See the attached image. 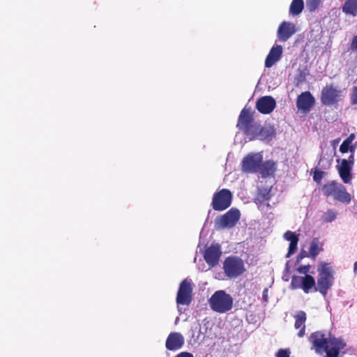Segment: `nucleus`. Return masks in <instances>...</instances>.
Masks as SVG:
<instances>
[{
    "label": "nucleus",
    "mask_w": 357,
    "mask_h": 357,
    "mask_svg": "<svg viewBox=\"0 0 357 357\" xmlns=\"http://www.w3.org/2000/svg\"><path fill=\"white\" fill-rule=\"evenodd\" d=\"M317 271L319 275L317 285L315 279L311 275H293L290 288L291 289H302L305 294L319 291L323 296H326L334 282L333 270L329 264L320 261Z\"/></svg>",
    "instance_id": "nucleus-1"
},
{
    "label": "nucleus",
    "mask_w": 357,
    "mask_h": 357,
    "mask_svg": "<svg viewBox=\"0 0 357 357\" xmlns=\"http://www.w3.org/2000/svg\"><path fill=\"white\" fill-rule=\"evenodd\" d=\"M308 340L311 344V349L317 354H326L325 357H340V352L347 345L344 340L337 337L331 332L317 331L312 333Z\"/></svg>",
    "instance_id": "nucleus-2"
},
{
    "label": "nucleus",
    "mask_w": 357,
    "mask_h": 357,
    "mask_svg": "<svg viewBox=\"0 0 357 357\" xmlns=\"http://www.w3.org/2000/svg\"><path fill=\"white\" fill-rule=\"evenodd\" d=\"M211 308L218 313L229 311L233 307V298L224 290L216 291L208 301Z\"/></svg>",
    "instance_id": "nucleus-3"
},
{
    "label": "nucleus",
    "mask_w": 357,
    "mask_h": 357,
    "mask_svg": "<svg viewBox=\"0 0 357 357\" xmlns=\"http://www.w3.org/2000/svg\"><path fill=\"white\" fill-rule=\"evenodd\" d=\"M321 190L327 197H333L335 199L343 203L348 204L351 202V195L345 187L335 181H331L324 184Z\"/></svg>",
    "instance_id": "nucleus-4"
},
{
    "label": "nucleus",
    "mask_w": 357,
    "mask_h": 357,
    "mask_svg": "<svg viewBox=\"0 0 357 357\" xmlns=\"http://www.w3.org/2000/svg\"><path fill=\"white\" fill-rule=\"evenodd\" d=\"M222 268L225 275L230 279L242 275L246 271L243 260L241 257L234 255L225 258Z\"/></svg>",
    "instance_id": "nucleus-5"
},
{
    "label": "nucleus",
    "mask_w": 357,
    "mask_h": 357,
    "mask_svg": "<svg viewBox=\"0 0 357 357\" xmlns=\"http://www.w3.org/2000/svg\"><path fill=\"white\" fill-rule=\"evenodd\" d=\"M258 123H254L253 112L250 108L244 107L238 119L236 127L249 138L253 135L255 129L257 128Z\"/></svg>",
    "instance_id": "nucleus-6"
},
{
    "label": "nucleus",
    "mask_w": 357,
    "mask_h": 357,
    "mask_svg": "<svg viewBox=\"0 0 357 357\" xmlns=\"http://www.w3.org/2000/svg\"><path fill=\"white\" fill-rule=\"evenodd\" d=\"M241 213L238 209L231 208L226 213L218 217L215 221V227L217 230L225 228L234 227L240 219Z\"/></svg>",
    "instance_id": "nucleus-7"
},
{
    "label": "nucleus",
    "mask_w": 357,
    "mask_h": 357,
    "mask_svg": "<svg viewBox=\"0 0 357 357\" xmlns=\"http://www.w3.org/2000/svg\"><path fill=\"white\" fill-rule=\"evenodd\" d=\"M232 194L231 191L223 188L214 193L211 206L215 211H222L230 206Z\"/></svg>",
    "instance_id": "nucleus-8"
},
{
    "label": "nucleus",
    "mask_w": 357,
    "mask_h": 357,
    "mask_svg": "<svg viewBox=\"0 0 357 357\" xmlns=\"http://www.w3.org/2000/svg\"><path fill=\"white\" fill-rule=\"evenodd\" d=\"M321 102L324 105H333L342 99V91L333 84H326L321 91Z\"/></svg>",
    "instance_id": "nucleus-9"
},
{
    "label": "nucleus",
    "mask_w": 357,
    "mask_h": 357,
    "mask_svg": "<svg viewBox=\"0 0 357 357\" xmlns=\"http://www.w3.org/2000/svg\"><path fill=\"white\" fill-rule=\"evenodd\" d=\"M262 162V156L259 153H249L245 155L241 162V170L244 173H257Z\"/></svg>",
    "instance_id": "nucleus-10"
},
{
    "label": "nucleus",
    "mask_w": 357,
    "mask_h": 357,
    "mask_svg": "<svg viewBox=\"0 0 357 357\" xmlns=\"http://www.w3.org/2000/svg\"><path fill=\"white\" fill-rule=\"evenodd\" d=\"M192 292L191 282L186 279L183 280L179 285L176 296V303L183 305H188L192 301Z\"/></svg>",
    "instance_id": "nucleus-11"
},
{
    "label": "nucleus",
    "mask_w": 357,
    "mask_h": 357,
    "mask_svg": "<svg viewBox=\"0 0 357 357\" xmlns=\"http://www.w3.org/2000/svg\"><path fill=\"white\" fill-rule=\"evenodd\" d=\"M221 255L222 250L220 245L218 243L211 244L209 247L206 248L204 253V258L210 267H214L218 264Z\"/></svg>",
    "instance_id": "nucleus-12"
},
{
    "label": "nucleus",
    "mask_w": 357,
    "mask_h": 357,
    "mask_svg": "<svg viewBox=\"0 0 357 357\" xmlns=\"http://www.w3.org/2000/svg\"><path fill=\"white\" fill-rule=\"evenodd\" d=\"M315 99L310 91L302 92L297 98L296 107L304 113L310 111L314 106Z\"/></svg>",
    "instance_id": "nucleus-13"
},
{
    "label": "nucleus",
    "mask_w": 357,
    "mask_h": 357,
    "mask_svg": "<svg viewBox=\"0 0 357 357\" xmlns=\"http://www.w3.org/2000/svg\"><path fill=\"white\" fill-rule=\"evenodd\" d=\"M276 107L275 100L270 96L259 98L256 102L257 109L263 114H271Z\"/></svg>",
    "instance_id": "nucleus-14"
},
{
    "label": "nucleus",
    "mask_w": 357,
    "mask_h": 357,
    "mask_svg": "<svg viewBox=\"0 0 357 357\" xmlns=\"http://www.w3.org/2000/svg\"><path fill=\"white\" fill-rule=\"evenodd\" d=\"M185 343L183 335L178 332L170 333L166 340L165 347L169 351L180 349Z\"/></svg>",
    "instance_id": "nucleus-15"
},
{
    "label": "nucleus",
    "mask_w": 357,
    "mask_h": 357,
    "mask_svg": "<svg viewBox=\"0 0 357 357\" xmlns=\"http://www.w3.org/2000/svg\"><path fill=\"white\" fill-rule=\"evenodd\" d=\"M296 31L295 25L293 23L282 22L278 29V37L280 41H287Z\"/></svg>",
    "instance_id": "nucleus-16"
},
{
    "label": "nucleus",
    "mask_w": 357,
    "mask_h": 357,
    "mask_svg": "<svg viewBox=\"0 0 357 357\" xmlns=\"http://www.w3.org/2000/svg\"><path fill=\"white\" fill-rule=\"evenodd\" d=\"M353 169V166L349 165L346 159L341 160V162L340 165L337 166V169L340 177L344 183H350L353 176L351 174V170Z\"/></svg>",
    "instance_id": "nucleus-17"
},
{
    "label": "nucleus",
    "mask_w": 357,
    "mask_h": 357,
    "mask_svg": "<svg viewBox=\"0 0 357 357\" xmlns=\"http://www.w3.org/2000/svg\"><path fill=\"white\" fill-rule=\"evenodd\" d=\"M253 135L249 137L250 140H254L259 138L261 140H270L275 135L274 130L271 128L261 127L259 124L257 125V128L253 131Z\"/></svg>",
    "instance_id": "nucleus-18"
},
{
    "label": "nucleus",
    "mask_w": 357,
    "mask_h": 357,
    "mask_svg": "<svg viewBox=\"0 0 357 357\" xmlns=\"http://www.w3.org/2000/svg\"><path fill=\"white\" fill-rule=\"evenodd\" d=\"M282 54V47L280 45L273 46L265 60V66L266 68L272 67L277 61H278Z\"/></svg>",
    "instance_id": "nucleus-19"
},
{
    "label": "nucleus",
    "mask_w": 357,
    "mask_h": 357,
    "mask_svg": "<svg viewBox=\"0 0 357 357\" xmlns=\"http://www.w3.org/2000/svg\"><path fill=\"white\" fill-rule=\"evenodd\" d=\"M295 323L294 327L296 329H300L298 333V336L299 337H303L305 334V321L307 319L306 313L300 310L298 311L296 314L294 315Z\"/></svg>",
    "instance_id": "nucleus-20"
},
{
    "label": "nucleus",
    "mask_w": 357,
    "mask_h": 357,
    "mask_svg": "<svg viewBox=\"0 0 357 357\" xmlns=\"http://www.w3.org/2000/svg\"><path fill=\"white\" fill-rule=\"evenodd\" d=\"M284 238L290 242L288 252L286 255V257H289L296 252L297 249V245L299 241L298 235L296 234L291 231H287L284 233Z\"/></svg>",
    "instance_id": "nucleus-21"
},
{
    "label": "nucleus",
    "mask_w": 357,
    "mask_h": 357,
    "mask_svg": "<svg viewBox=\"0 0 357 357\" xmlns=\"http://www.w3.org/2000/svg\"><path fill=\"white\" fill-rule=\"evenodd\" d=\"M324 250V243L318 238H313L310 245L308 256L315 260L317 255Z\"/></svg>",
    "instance_id": "nucleus-22"
},
{
    "label": "nucleus",
    "mask_w": 357,
    "mask_h": 357,
    "mask_svg": "<svg viewBox=\"0 0 357 357\" xmlns=\"http://www.w3.org/2000/svg\"><path fill=\"white\" fill-rule=\"evenodd\" d=\"M275 169V163L272 160H267L261 163L260 168L258 172H259L262 178H267L273 176Z\"/></svg>",
    "instance_id": "nucleus-23"
},
{
    "label": "nucleus",
    "mask_w": 357,
    "mask_h": 357,
    "mask_svg": "<svg viewBox=\"0 0 357 357\" xmlns=\"http://www.w3.org/2000/svg\"><path fill=\"white\" fill-rule=\"evenodd\" d=\"M356 135L354 133H351L349 137L345 139L340 146V151L342 153H347L350 151L351 153H354L357 146V143L352 144V142L355 139Z\"/></svg>",
    "instance_id": "nucleus-24"
},
{
    "label": "nucleus",
    "mask_w": 357,
    "mask_h": 357,
    "mask_svg": "<svg viewBox=\"0 0 357 357\" xmlns=\"http://www.w3.org/2000/svg\"><path fill=\"white\" fill-rule=\"evenodd\" d=\"M342 12L353 17L357 16V0H346L342 6Z\"/></svg>",
    "instance_id": "nucleus-25"
},
{
    "label": "nucleus",
    "mask_w": 357,
    "mask_h": 357,
    "mask_svg": "<svg viewBox=\"0 0 357 357\" xmlns=\"http://www.w3.org/2000/svg\"><path fill=\"white\" fill-rule=\"evenodd\" d=\"M303 0H293L289 6V13L292 15H298L303 11Z\"/></svg>",
    "instance_id": "nucleus-26"
},
{
    "label": "nucleus",
    "mask_w": 357,
    "mask_h": 357,
    "mask_svg": "<svg viewBox=\"0 0 357 357\" xmlns=\"http://www.w3.org/2000/svg\"><path fill=\"white\" fill-rule=\"evenodd\" d=\"M337 213L334 209H328L322 215V220L325 222H331L337 218Z\"/></svg>",
    "instance_id": "nucleus-27"
},
{
    "label": "nucleus",
    "mask_w": 357,
    "mask_h": 357,
    "mask_svg": "<svg viewBox=\"0 0 357 357\" xmlns=\"http://www.w3.org/2000/svg\"><path fill=\"white\" fill-rule=\"evenodd\" d=\"M321 2V0H306L307 7L310 11L315 10Z\"/></svg>",
    "instance_id": "nucleus-28"
},
{
    "label": "nucleus",
    "mask_w": 357,
    "mask_h": 357,
    "mask_svg": "<svg viewBox=\"0 0 357 357\" xmlns=\"http://www.w3.org/2000/svg\"><path fill=\"white\" fill-rule=\"evenodd\" d=\"M350 101L351 104L353 105H357V86H354L350 93Z\"/></svg>",
    "instance_id": "nucleus-29"
},
{
    "label": "nucleus",
    "mask_w": 357,
    "mask_h": 357,
    "mask_svg": "<svg viewBox=\"0 0 357 357\" xmlns=\"http://www.w3.org/2000/svg\"><path fill=\"white\" fill-rule=\"evenodd\" d=\"M311 268V266L310 264L307 265H301L297 268V271L301 274H305V275H308L307 273L310 272Z\"/></svg>",
    "instance_id": "nucleus-30"
},
{
    "label": "nucleus",
    "mask_w": 357,
    "mask_h": 357,
    "mask_svg": "<svg viewBox=\"0 0 357 357\" xmlns=\"http://www.w3.org/2000/svg\"><path fill=\"white\" fill-rule=\"evenodd\" d=\"M324 172L320 170H315L313 174V179L317 183H320L323 178Z\"/></svg>",
    "instance_id": "nucleus-31"
},
{
    "label": "nucleus",
    "mask_w": 357,
    "mask_h": 357,
    "mask_svg": "<svg viewBox=\"0 0 357 357\" xmlns=\"http://www.w3.org/2000/svg\"><path fill=\"white\" fill-rule=\"evenodd\" d=\"M290 351L288 349H280L276 353L275 357H289Z\"/></svg>",
    "instance_id": "nucleus-32"
},
{
    "label": "nucleus",
    "mask_w": 357,
    "mask_h": 357,
    "mask_svg": "<svg viewBox=\"0 0 357 357\" xmlns=\"http://www.w3.org/2000/svg\"><path fill=\"white\" fill-rule=\"evenodd\" d=\"M259 196L261 197L262 202L268 201L271 198L269 191H267L266 189L263 191H261Z\"/></svg>",
    "instance_id": "nucleus-33"
},
{
    "label": "nucleus",
    "mask_w": 357,
    "mask_h": 357,
    "mask_svg": "<svg viewBox=\"0 0 357 357\" xmlns=\"http://www.w3.org/2000/svg\"><path fill=\"white\" fill-rule=\"evenodd\" d=\"M305 257H309L308 252H306L305 250H303L298 255L296 263H300L301 260Z\"/></svg>",
    "instance_id": "nucleus-34"
},
{
    "label": "nucleus",
    "mask_w": 357,
    "mask_h": 357,
    "mask_svg": "<svg viewBox=\"0 0 357 357\" xmlns=\"http://www.w3.org/2000/svg\"><path fill=\"white\" fill-rule=\"evenodd\" d=\"M346 161L351 165V166H354L355 159H354V153H351L350 155L349 156L348 159H346Z\"/></svg>",
    "instance_id": "nucleus-35"
},
{
    "label": "nucleus",
    "mask_w": 357,
    "mask_h": 357,
    "mask_svg": "<svg viewBox=\"0 0 357 357\" xmlns=\"http://www.w3.org/2000/svg\"><path fill=\"white\" fill-rule=\"evenodd\" d=\"M175 357H194L191 353L183 351L177 354Z\"/></svg>",
    "instance_id": "nucleus-36"
},
{
    "label": "nucleus",
    "mask_w": 357,
    "mask_h": 357,
    "mask_svg": "<svg viewBox=\"0 0 357 357\" xmlns=\"http://www.w3.org/2000/svg\"><path fill=\"white\" fill-rule=\"evenodd\" d=\"M305 73L301 72L298 78V82H302L305 81Z\"/></svg>",
    "instance_id": "nucleus-37"
},
{
    "label": "nucleus",
    "mask_w": 357,
    "mask_h": 357,
    "mask_svg": "<svg viewBox=\"0 0 357 357\" xmlns=\"http://www.w3.org/2000/svg\"><path fill=\"white\" fill-rule=\"evenodd\" d=\"M354 272L356 274H357V261H356L354 263Z\"/></svg>",
    "instance_id": "nucleus-38"
},
{
    "label": "nucleus",
    "mask_w": 357,
    "mask_h": 357,
    "mask_svg": "<svg viewBox=\"0 0 357 357\" xmlns=\"http://www.w3.org/2000/svg\"><path fill=\"white\" fill-rule=\"evenodd\" d=\"M263 297L266 300L267 296H265L264 294H263Z\"/></svg>",
    "instance_id": "nucleus-39"
}]
</instances>
